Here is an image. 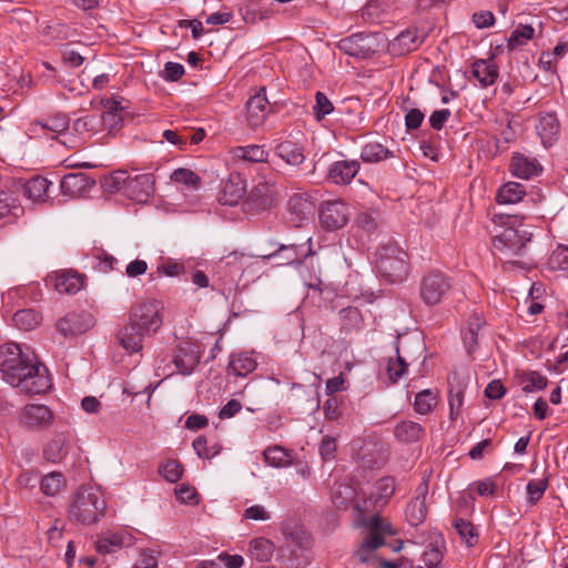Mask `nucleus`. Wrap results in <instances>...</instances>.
<instances>
[{
	"mask_svg": "<svg viewBox=\"0 0 568 568\" xmlns=\"http://www.w3.org/2000/svg\"><path fill=\"white\" fill-rule=\"evenodd\" d=\"M0 371L3 378L29 395L45 393L51 387L48 369L30 348L18 343L0 347Z\"/></svg>",
	"mask_w": 568,
	"mask_h": 568,
	"instance_id": "1",
	"label": "nucleus"
},
{
	"mask_svg": "<svg viewBox=\"0 0 568 568\" xmlns=\"http://www.w3.org/2000/svg\"><path fill=\"white\" fill-rule=\"evenodd\" d=\"M355 523L357 527L368 529L366 537L356 550V557L363 564H371L376 560L375 550L385 544V537L394 536L396 531L378 514L355 516Z\"/></svg>",
	"mask_w": 568,
	"mask_h": 568,
	"instance_id": "2",
	"label": "nucleus"
},
{
	"mask_svg": "<svg viewBox=\"0 0 568 568\" xmlns=\"http://www.w3.org/2000/svg\"><path fill=\"white\" fill-rule=\"evenodd\" d=\"M105 509L106 503L98 488L82 487L72 497L69 516L75 523L92 525L104 516Z\"/></svg>",
	"mask_w": 568,
	"mask_h": 568,
	"instance_id": "3",
	"label": "nucleus"
},
{
	"mask_svg": "<svg viewBox=\"0 0 568 568\" xmlns=\"http://www.w3.org/2000/svg\"><path fill=\"white\" fill-rule=\"evenodd\" d=\"M154 176L151 173H135L118 170L105 180V186L111 191H121L133 201L144 203L154 191Z\"/></svg>",
	"mask_w": 568,
	"mask_h": 568,
	"instance_id": "4",
	"label": "nucleus"
},
{
	"mask_svg": "<svg viewBox=\"0 0 568 568\" xmlns=\"http://www.w3.org/2000/svg\"><path fill=\"white\" fill-rule=\"evenodd\" d=\"M376 267L387 281L403 282L408 275V254L397 244L382 245L376 253Z\"/></svg>",
	"mask_w": 568,
	"mask_h": 568,
	"instance_id": "5",
	"label": "nucleus"
},
{
	"mask_svg": "<svg viewBox=\"0 0 568 568\" xmlns=\"http://www.w3.org/2000/svg\"><path fill=\"white\" fill-rule=\"evenodd\" d=\"M500 223L508 226L498 235L494 237V247L499 251L509 250L518 254L531 239V233L527 230H519L516 225H520L517 216L507 215L506 217L499 216Z\"/></svg>",
	"mask_w": 568,
	"mask_h": 568,
	"instance_id": "6",
	"label": "nucleus"
},
{
	"mask_svg": "<svg viewBox=\"0 0 568 568\" xmlns=\"http://www.w3.org/2000/svg\"><path fill=\"white\" fill-rule=\"evenodd\" d=\"M396 490V480L392 476L379 478L373 487L368 498L357 499L355 501L356 516L366 515L376 508L385 506Z\"/></svg>",
	"mask_w": 568,
	"mask_h": 568,
	"instance_id": "7",
	"label": "nucleus"
},
{
	"mask_svg": "<svg viewBox=\"0 0 568 568\" xmlns=\"http://www.w3.org/2000/svg\"><path fill=\"white\" fill-rule=\"evenodd\" d=\"M45 283L59 294L74 295L84 288L87 275L75 270H60L50 273Z\"/></svg>",
	"mask_w": 568,
	"mask_h": 568,
	"instance_id": "8",
	"label": "nucleus"
},
{
	"mask_svg": "<svg viewBox=\"0 0 568 568\" xmlns=\"http://www.w3.org/2000/svg\"><path fill=\"white\" fill-rule=\"evenodd\" d=\"M452 287L449 278L440 272H433L424 276L420 283L422 300L428 305L442 302Z\"/></svg>",
	"mask_w": 568,
	"mask_h": 568,
	"instance_id": "9",
	"label": "nucleus"
},
{
	"mask_svg": "<svg viewBox=\"0 0 568 568\" xmlns=\"http://www.w3.org/2000/svg\"><path fill=\"white\" fill-rule=\"evenodd\" d=\"M349 216L351 209L343 201H327L320 209L321 224L328 231H335L345 226Z\"/></svg>",
	"mask_w": 568,
	"mask_h": 568,
	"instance_id": "10",
	"label": "nucleus"
},
{
	"mask_svg": "<svg viewBox=\"0 0 568 568\" xmlns=\"http://www.w3.org/2000/svg\"><path fill=\"white\" fill-rule=\"evenodd\" d=\"M201 361V345L191 339L181 342L173 357L178 372L182 375H191Z\"/></svg>",
	"mask_w": 568,
	"mask_h": 568,
	"instance_id": "11",
	"label": "nucleus"
},
{
	"mask_svg": "<svg viewBox=\"0 0 568 568\" xmlns=\"http://www.w3.org/2000/svg\"><path fill=\"white\" fill-rule=\"evenodd\" d=\"M148 322H128L118 333L119 343L133 353L142 348L144 336L149 333Z\"/></svg>",
	"mask_w": 568,
	"mask_h": 568,
	"instance_id": "12",
	"label": "nucleus"
},
{
	"mask_svg": "<svg viewBox=\"0 0 568 568\" xmlns=\"http://www.w3.org/2000/svg\"><path fill=\"white\" fill-rule=\"evenodd\" d=\"M53 417V413L48 406L29 404L22 409L20 420L28 428H43L52 424Z\"/></svg>",
	"mask_w": 568,
	"mask_h": 568,
	"instance_id": "13",
	"label": "nucleus"
},
{
	"mask_svg": "<svg viewBox=\"0 0 568 568\" xmlns=\"http://www.w3.org/2000/svg\"><path fill=\"white\" fill-rule=\"evenodd\" d=\"M268 114V101L265 89H261L255 95L251 97L246 103V120L250 126H261Z\"/></svg>",
	"mask_w": 568,
	"mask_h": 568,
	"instance_id": "14",
	"label": "nucleus"
},
{
	"mask_svg": "<svg viewBox=\"0 0 568 568\" xmlns=\"http://www.w3.org/2000/svg\"><path fill=\"white\" fill-rule=\"evenodd\" d=\"M418 494L415 496L406 506L405 517L407 523L413 527L422 525L427 516L426 497H427V485L419 486L417 489Z\"/></svg>",
	"mask_w": 568,
	"mask_h": 568,
	"instance_id": "15",
	"label": "nucleus"
},
{
	"mask_svg": "<svg viewBox=\"0 0 568 568\" xmlns=\"http://www.w3.org/2000/svg\"><path fill=\"white\" fill-rule=\"evenodd\" d=\"M246 182L240 174H231L223 184L219 201L223 205L233 206L245 195Z\"/></svg>",
	"mask_w": 568,
	"mask_h": 568,
	"instance_id": "16",
	"label": "nucleus"
},
{
	"mask_svg": "<svg viewBox=\"0 0 568 568\" xmlns=\"http://www.w3.org/2000/svg\"><path fill=\"white\" fill-rule=\"evenodd\" d=\"M94 180L84 173H70L62 178L60 187L64 195L78 197L94 186Z\"/></svg>",
	"mask_w": 568,
	"mask_h": 568,
	"instance_id": "17",
	"label": "nucleus"
},
{
	"mask_svg": "<svg viewBox=\"0 0 568 568\" xmlns=\"http://www.w3.org/2000/svg\"><path fill=\"white\" fill-rule=\"evenodd\" d=\"M356 160H341L334 162L328 170L327 178L334 184H349L359 171Z\"/></svg>",
	"mask_w": 568,
	"mask_h": 568,
	"instance_id": "18",
	"label": "nucleus"
},
{
	"mask_svg": "<svg viewBox=\"0 0 568 568\" xmlns=\"http://www.w3.org/2000/svg\"><path fill=\"white\" fill-rule=\"evenodd\" d=\"M277 186L273 181L258 182L250 192V200L260 209L274 205L277 196Z\"/></svg>",
	"mask_w": 568,
	"mask_h": 568,
	"instance_id": "19",
	"label": "nucleus"
},
{
	"mask_svg": "<svg viewBox=\"0 0 568 568\" xmlns=\"http://www.w3.org/2000/svg\"><path fill=\"white\" fill-rule=\"evenodd\" d=\"M423 41L424 36L417 29H406L390 42V50L396 54H405L416 50Z\"/></svg>",
	"mask_w": 568,
	"mask_h": 568,
	"instance_id": "20",
	"label": "nucleus"
},
{
	"mask_svg": "<svg viewBox=\"0 0 568 568\" xmlns=\"http://www.w3.org/2000/svg\"><path fill=\"white\" fill-rule=\"evenodd\" d=\"M70 450V440L64 434L55 435L43 448V457L52 464L62 463Z\"/></svg>",
	"mask_w": 568,
	"mask_h": 568,
	"instance_id": "21",
	"label": "nucleus"
},
{
	"mask_svg": "<svg viewBox=\"0 0 568 568\" xmlns=\"http://www.w3.org/2000/svg\"><path fill=\"white\" fill-rule=\"evenodd\" d=\"M510 171L514 175L528 180L539 174L541 165L536 159L517 153L511 158Z\"/></svg>",
	"mask_w": 568,
	"mask_h": 568,
	"instance_id": "22",
	"label": "nucleus"
},
{
	"mask_svg": "<svg viewBox=\"0 0 568 568\" xmlns=\"http://www.w3.org/2000/svg\"><path fill=\"white\" fill-rule=\"evenodd\" d=\"M537 133L545 146L551 145L557 139L560 130L559 121L554 113H545L539 116L536 126Z\"/></svg>",
	"mask_w": 568,
	"mask_h": 568,
	"instance_id": "23",
	"label": "nucleus"
},
{
	"mask_svg": "<svg viewBox=\"0 0 568 568\" xmlns=\"http://www.w3.org/2000/svg\"><path fill=\"white\" fill-rule=\"evenodd\" d=\"M69 118L65 114L59 113L41 121H34L32 130L37 132L38 128H40L45 135L53 138V134H64L69 129Z\"/></svg>",
	"mask_w": 568,
	"mask_h": 568,
	"instance_id": "24",
	"label": "nucleus"
},
{
	"mask_svg": "<svg viewBox=\"0 0 568 568\" xmlns=\"http://www.w3.org/2000/svg\"><path fill=\"white\" fill-rule=\"evenodd\" d=\"M135 320H159L169 316L162 301L146 300L133 308L132 313Z\"/></svg>",
	"mask_w": 568,
	"mask_h": 568,
	"instance_id": "25",
	"label": "nucleus"
},
{
	"mask_svg": "<svg viewBox=\"0 0 568 568\" xmlns=\"http://www.w3.org/2000/svg\"><path fill=\"white\" fill-rule=\"evenodd\" d=\"M257 366L253 355L248 352L232 354L229 362V373L239 377H245Z\"/></svg>",
	"mask_w": 568,
	"mask_h": 568,
	"instance_id": "26",
	"label": "nucleus"
},
{
	"mask_svg": "<svg viewBox=\"0 0 568 568\" xmlns=\"http://www.w3.org/2000/svg\"><path fill=\"white\" fill-rule=\"evenodd\" d=\"M50 182L42 176H36L23 184L24 196L33 203H42L48 199Z\"/></svg>",
	"mask_w": 568,
	"mask_h": 568,
	"instance_id": "27",
	"label": "nucleus"
},
{
	"mask_svg": "<svg viewBox=\"0 0 568 568\" xmlns=\"http://www.w3.org/2000/svg\"><path fill=\"white\" fill-rule=\"evenodd\" d=\"M471 73L481 87L486 88L497 80L498 68L493 60H478L473 64Z\"/></svg>",
	"mask_w": 568,
	"mask_h": 568,
	"instance_id": "28",
	"label": "nucleus"
},
{
	"mask_svg": "<svg viewBox=\"0 0 568 568\" xmlns=\"http://www.w3.org/2000/svg\"><path fill=\"white\" fill-rule=\"evenodd\" d=\"M41 41L44 44H50L57 41H63L72 37V31L69 26L62 22L50 21L40 31Z\"/></svg>",
	"mask_w": 568,
	"mask_h": 568,
	"instance_id": "29",
	"label": "nucleus"
},
{
	"mask_svg": "<svg viewBox=\"0 0 568 568\" xmlns=\"http://www.w3.org/2000/svg\"><path fill=\"white\" fill-rule=\"evenodd\" d=\"M276 153L282 160L291 165H300L305 160L303 146L291 140L280 143L276 148Z\"/></svg>",
	"mask_w": 568,
	"mask_h": 568,
	"instance_id": "30",
	"label": "nucleus"
},
{
	"mask_svg": "<svg viewBox=\"0 0 568 568\" xmlns=\"http://www.w3.org/2000/svg\"><path fill=\"white\" fill-rule=\"evenodd\" d=\"M22 211L17 190H0V219L7 216L17 217Z\"/></svg>",
	"mask_w": 568,
	"mask_h": 568,
	"instance_id": "31",
	"label": "nucleus"
},
{
	"mask_svg": "<svg viewBox=\"0 0 568 568\" xmlns=\"http://www.w3.org/2000/svg\"><path fill=\"white\" fill-rule=\"evenodd\" d=\"M232 156L234 160L239 161L261 163L267 160L268 153L263 145L252 144L234 148L232 150Z\"/></svg>",
	"mask_w": 568,
	"mask_h": 568,
	"instance_id": "32",
	"label": "nucleus"
},
{
	"mask_svg": "<svg viewBox=\"0 0 568 568\" xmlns=\"http://www.w3.org/2000/svg\"><path fill=\"white\" fill-rule=\"evenodd\" d=\"M394 434L400 442L415 443L424 436L425 429L416 422L404 420L396 425Z\"/></svg>",
	"mask_w": 568,
	"mask_h": 568,
	"instance_id": "33",
	"label": "nucleus"
},
{
	"mask_svg": "<svg viewBox=\"0 0 568 568\" xmlns=\"http://www.w3.org/2000/svg\"><path fill=\"white\" fill-rule=\"evenodd\" d=\"M393 156V151L377 141L367 142L361 152V159L366 163H377Z\"/></svg>",
	"mask_w": 568,
	"mask_h": 568,
	"instance_id": "34",
	"label": "nucleus"
},
{
	"mask_svg": "<svg viewBox=\"0 0 568 568\" xmlns=\"http://www.w3.org/2000/svg\"><path fill=\"white\" fill-rule=\"evenodd\" d=\"M526 194L525 186L517 182L504 184L497 193V202L500 204H515L523 200Z\"/></svg>",
	"mask_w": 568,
	"mask_h": 568,
	"instance_id": "35",
	"label": "nucleus"
},
{
	"mask_svg": "<svg viewBox=\"0 0 568 568\" xmlns=\"http://www.w3.org/2000/svg\"><path fill=\"white\" fill-rule=\"evenodd\" d=\"M275 550L274 544L264 537L254 538L250 542V552L260 562H267L272 559Z\"/></svg>",
	"mask_w": 568,
	"mask_h": 568,
	"instance_id": "36",
	"label": "nucleus"
},
{
	"mask_svg": "<svg viewBox=\"0 0 568 568\" xmlns=\"http://www.w3.org/2000/svg\"><path fill=\"white\" fill-rule=\"evenodd\" d=\"M519 384L524 393L541 390L547 386V378L538 372H524L518 375Z\"/></svg>",
	"mask_w": 568,
	"mask_h": 568,
	"instance_id": "37",
	"label": "nucleus"
},
{
	"mask_svg": "<svg viewBox=\"0 0 568 568\" xmlns=\"http://www.w3.org/2000/svg\"><path fill=\"white\" fill-rule=\"evenodd\" d=\"M356 497L352 486L338 483L332 490V501L337 509H345Z\"/></svg>",
	"mask_w": 568,
	"mask_h": 568,
	"instance_id": "38",
	"label": "nucleus"
},
{
	"mask_svg": "<svg viewBox=\"0 0 568 568\" xmlns=\"http://www.w3.org/2000/svg\"><path fill=\"white\" fill-rule=\"evenodd\" d=\"M65 486V478L60 471L44 475L40 481V490L45 496H55Z\"/></svg>",
	"mask_w": 568,
	"mask_h": 568,
	"instance_id": "39",
	"label": "nucleus"
},
{
	"mask_svg": "<svg viewBox=\"0 0 568 568\" xmlns=\"http://www.w3.org/2000/svg\"><path fill=\"white\" fill-rule=\"evenodd\" d=\"M193 448L196 455L203 459H211L221 452V445L216 440L203 435L193 442Z\"/></svg>",
	"mask_w": 568,
	"mask_h": 568,
	"instance_id": "40",
	"label": "nucleus"
},
{
	"mask_svg": "<svg viewBox=\"0 0 568 568\" xmlns=\"http://www.w3.org/2000/svg\"><path fill=\"white\" fill-rule=\"evenodd\" d=\"M549 474L540 479H530L526 485L527 503L530 506L536 505L544 496L549 486Z\"/></svg>",
	"mask_w": 568,
	"mask_h": 568,
	"instance_id": "41",
	"label": "nucleus"
},
{
	"mask_svg": "<svg viewBox=\"0 0 568 568\" xmlns=\"http://www.w3.org/2000/svg\"><path fill=\"white\" fill-rule=\"evenodd\" d=\"M263 455L270 466L280 468L291 465V453L281 446L268 447Z\"/></svg>",
	"mask_w": 568,
	"mask_h": 568,
	"instance_id": "42",
	"label": "nucleus"
},
{
	"mask_svg": "<svg viewBox=\"0 0 568 568\" xmlns=\"http://www.w3.org/2000/svg\"><path fill=\"white\" fill-rule=\"evenodd\" d=\"M437 404V393L433 389H424L416 394L414 409L420 415L429 414Z\"/></svg>",
	"mask_w": 568,
	"mask_h": 568,
	"instance_id": "43",
	"label": "nucleus"
},
{
	"mask_svg": "<svg viewBox=\"0 0 568 568\" xmlns=\"http://www.w3.org/2000/svg\"><path fill=\"white\" fill-rule=\"evenodd\" d=\"M481 329L480 322H469L467 327L460 328V334L463 338L464 346L468 354H471L477 346L478 334Z\"/></svg>",
	"mask_w": 568,
	"mask_h": 568,
	"instance_id": "44",
	"label": "nucleus"
},
{
	"mask_svg": "<svg viewBox=\"0 0 568 568\" xmlns=\"http://www.w3.org/2000/svg\"><path fill=\"white\" fill-rule=\"evenodd\" d=\"M465 387L460 384L452 386L448 394L449 418L456 420L464 404Z\"/></svg>",
	"mask_w": 568,
	"mask_h": 568,
	"instance_id": "45",
	"label": "nucleus"
},
{
	"mask_svg": "<svg viewBox=\"0 0 568 568\" xmlns=\"http://www.w3.org/2000/svg\"><path fill=\"white\" fill-rule=\"evenodd\" d=\"M459 537L468 547H473L478 540V534L475 531L473 524L466 519L457 518L453 524Z\"/></svg>",
	"mask_w": 568,
	"mask_h": 568,
	"instance_id": "46",
	"label": "nucleus"
},
{
	"mask_svg": "<svg viewBox=\"0 0 568 568\" xmlns=\"http://www.w3.org/2000/svg\"><path fill=\"white\" fill-rule=\"evenodd\" d=\"M535 36V29L531 26H520L515 29L508 39V49L515 50L520 45H524Z\"/></svg>",
	"mask_w": 568,
	"mask_h": 568,
	"instance_id": "47",
	"label": "nucleus"
},
{
	"mask_svg": "<svg viewBox=\"0 0 568 568\" xmlns=\"http://www.w3.org/2000/svg\"><path fill=\"white\" fill-rule=\"evenodd\" d=\"M397 356L395 358H389L387 362V375L390 383H397L404 374L407 373V363L399 355L398 348L396 349Z\"/></svg>",
	"mask_w": 568,
	"mask_h": 568,
	"instance_id": "48",
	"label": "nucleus"
},
{
	"mask_svg": "<svg viewBox=\"0 0 568 568\" xmlns=\"http://www.w3.org/2000/svg\"><path fill=\"white\" fill-rule=\"evenodd\" d=\"M91 322H57V331L64 337H74L91 328Z\"/></svg>",
	"mask_w": 568,
	"mask_h": 568,
	"instance_id": "49",
	"label": "nucleus"
},
{
	"mask_svg": "<svg viewBox=\"0 0 568 568\" xmlns=\"http://www.w3.org/2000/svg\"><path fill=\"white\" fill-rule=\"evenodd\" d=\"M440 544H444V540H440ZM442 546L438 541L435 544H430L427 546L423 554V562L427 568H439V565L443 560V551Z\"/></svg>",
	"mask_w": 568,
	"mask_h": 568,
	"instance_id": "50",
	"label": "nucleus"
},
{
	"mask_svg": "<svg viewBox=\"0 0 568 568\" xmlns=\"http://www.w3.org/2000/svg\"><path fill=\"white\" fill-rule=\"evenodd\" d=\"M171 180L175 183L184 184L191 187H199L201 184L200 176L190 169L180 168L172 172Z\"/></svg>",
	"mask_w": 568,
	"mask_h": 568,
	"instance_id": "51",
	"label": "nucleus"
},
{
	"mask_svg": "<svg viewBox=\"0 0 568 568\" xmlns=\"http://www.w3.org/2000/svg\"><path fill=\"white\" fill-rule=\"evenodd\" d=\"M183 465L175 460L169 459L159 467V473L170 483H176L183 475Z\"/></svg>",
	"mask_w": 568,
	"mask_h": 568,
	"instance_id": "52",
	"label": "nucleus"
},
{
	"mask_svg": "<svg viewBox=\"0 0 568 568\" xmlns=\"http://www.w3.org/2000/svg\"><path fill=\"white\" fill-rule=\"evenodd\" d=\"M104 112L102 119L105 123L116 124L121 116L119 115V110H121L120 102L113 99H106L102 101Z\"/></svg>",
	"mask_w": 568,
	"mask_h": 568,
	"instance_id": "53",
	"label": "nucleus"
},
{
	"mask_svg": "<svg viewBox=\"0 0 568 568\" xmlns=\"http://www.w3.org/2000/svg\"><path fill=\"white\" fill-rule=\"evenodd\" d=\"M123 546V537L118 534L105 536L98 540V550L102 554H110Z\"/></svg>",
	"mask_w": 568,
	"mask_h": 568,
	"instance_id": "54",
	"label": "nucleus"
},
{
	"mask_svg": "<svg viewBox=\"0 0 568 568\" xmlns=\"http://www.w3.org/2000/svg\"><path fill=\"white\" fill-rule=\"evenodd\" d=\"M362 300L356 298L354 301V305H351L348 307H345L341 310L339 316L341 320H364V317L367 316V313H369V316H373L372 312L369 310H362Z\"/></svg>",
	"mask_w": 568,
	"mask_h": 568,
	"instance_id": "55",
	"label": "nucleus"
},
{
	"mask_svg": "<svg viewBox=\"0 0 568 568\" xmlns=\"http://www.w3.org/2000/svg\"><path fill=\"white\" fill-rule=\"evenodd\" d=\"M313 110L316 119L322 120L334 110V106L328 98L323 92L318 91L315 94V104Z\"/></svg>",
	"mask_w": 568,
	"mask_h": 568,
	"instance_id": "56",
	"label": "nucleus"
},
{
	"mask_svg": "<svg viewBox=\"0 0 568 568\" xmlns=\"http://www.w3.org/2000/svg\"><path fill=\"white\" fill-rule=\"evenodd\" d=\"M549 265L554 270H568V246L559 245L551 253Z\"/></svg>",
	"mask_w": 568,
	"mask_h": 568,
	"instance_id": "57",
	"label": "nucleus"
},
{
	"mask_svg": "<svg viewBox=\"0 0 568 568\" xmlns=\"http://www.w3.org/2000/svg\"><path fill=\"white\" fill-rule=\"evenodd\" d=\"M358 40H361V38L357 36L344 39L341 41L339 48L352 57L365 58L368 53V50H364L358 44Z\"/></svg>",
	"mask_w": 568,
	"mask_h": 568,
	"instance_id": "58",
	"label": "nucleus"
},
{
	"mask_svg": "<svg viewBox=\"0 0 568 568\" xmlns=\"http://www.w3.org/2000/svg\"><path fill=\"white\" fill-rule=\"evenodd\" d=\"M225 328H226V323H224L223 327L217 328L215 332H210V333L204 334L205 339L214 338V341L212 343V347L210 349V355H209L206 362L214 361L217 357V355L221 353L222 347L220 346V343L224 336Z\"/></svg>",
	"mask_w": 568,
	"mask_h": 568,
	"instance_id": "59",
	"label": "nucleus"
},
{
	"mask_svg": "<svg viewBox=\"0 0 568 568\" xmlns=\"http://www.w3.org/2000/svg\"><path fill=\"white\" fill-rule=\"evenodd\" d=\"M282 254H284V256H283V260L277 263L278 265H288V264H293L294 262L298 261L296 246H294V245H288V246L282 245L277 253L270 254V255H267V257L268 258L281 257Z\"/></svg>",
	"mask_w": 568,
	"mask_h": 568,
	"instance_id": "60",
	"label": "nucleus"
},
{
	"mask_svg": "<svg viewBox=\"0 0 568 568\" xmlns=\"http://www.w3.org/2000/svg\"><path fill=\"white\" fill-rule=\"evenodd\" d=\"M336 440L334 437L324 436L320 445V455L324 462L334 459L336 453Z\"/></svg>",
	"mask_w": 568,
	"mask_h": 568,
	"instance_id": "61",
	"label": "nucleus"
},
{
	"mask_svg": "<svg viewBox=\"0 0 568 568\" xmlns=\"http://www.w3.org/2000/svg\"><path fill=\"white\" fill-rule=\"evenodd\" d=\"M176 498L184 504H196L197 503V493L194 488L182 484L175 489Z\"/></svg>",
	"mask_w": 568,
	"mask_h": 568,
	"instance_id": "62",
	"label": "nucleus"
},
{
	"mask_svg": "<svg viewBox=\"0 0 568 568\" xmlns=\"http://www.w3.org/2000/svg\"><path fill=\"white\" fill-rule=\"evenodd\" d=\"M471 19L478 29L489 28L495 23L494 13L488 10L475 12Z\"/></svg>",
	"mask_w": 568,
	"mask_h": 568,
	"instance_id": "63",
	"label": "nucleus"
},
{
	"mask_svg": "<svg viewBox=\"0 0 568 568\" xmlns=\"http://www.w3.org/2000/svg\"><path fill=\"white\" fill-rule=\"evenodd\" d=\"M474 488L479 496L490 497L495 495L497 486L491 478H486L474 483Z\"/></svg>",
	"mask_w": 568,
	"mask_h": 568,
	"instance_id": "64",
	"label": "nucleus"
}]
</instances>
